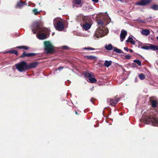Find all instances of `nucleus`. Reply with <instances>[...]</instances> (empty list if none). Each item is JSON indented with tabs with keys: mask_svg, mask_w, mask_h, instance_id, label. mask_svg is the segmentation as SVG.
Wrapping results in <instances>:
<instances>
[{
	"mask_svg": "<svg viewBox=\"0 0 158 158\" xmlns=\"http://www.w3.org/2000/svg\"><path fill=\"white\" fill-rule=\"evenodd\" d=\"M32 31L34 34L37 33V37L40 40H44L47 38V36L44 33H41L38 34L39 33L45 31V28L42 27L40 26L39 23L35 22L31 26Z\"/></svg>",
	"mask_w": 158,
	"mask_h": 158,
	"instance_id": "nucleus-1",
	"label": "nucleus"
},
{
	"mask_svg": "<svg viewBox=\"0 0 158 158\" xmlns=\"http://www.w3.org/2000/svg\"><path fill=\"white\" fill-rule=\"evenodd\" d=\"M98 25H101V26L98 27L95 32V36L98 38L102 37L106 35L108 33V30L107 28L102 26L104 23L101 20H99L97 22Z\"/></svg>",
	"mask_w": 158,
	"mask_h": 158,
	"instance_id": "nucleus-2",
	"label": "nucleus"
},
{
	"mask_svg": "<svg viewBox=\"0 0 158 158\" xmlns=\"http://www.w3.org/2000/svg\"><path fill=\"white\" fill-rule=\"evenodd\" d=\"M146 124H152V125L156 126L158 125V113L154 114L152 113L149 116L145 119Z\"/></svg>",
	"mask_w": 158,
	"mask_h": 158,
	"instance_id": "nucleus-3",
	"label": "nucleus"
},
{
	"mask_svg": "<svg viewBox=\"0 0 158 158\" xmlns=\"http://www.w3.org/2000/svg\"><path fill=\"white\" fill-rule=\"evenodd\" d=\"M15 66L16 69L20 72H22L28 69L27 64L23 60L16 64Z\"/></svg>",
	"mask_w": 158,
	"mask_h": 158,
	"instance_id": "nucleus-4",
	"label": "nucleus"
},
{
	"mask_svg": "<svg viewBox=\"0 0 158 158\" xmlns=\"http://www.w3.org/2000/svg\"><path fill=\"white\" fill-rule=\"evenodd\" d=\"M53 24L56 30L58 31H61L64 29L63 23L61 21H58V19L57 18H56L54 20Z\"/></svg>",
	"mask_w": 158,
	"mask_h": 158,
	"instance_id": "nucleus-5",
	"label": "nucleus"
},
{
	"mask_svg": "<svg viewBox=\"0 0 158 158\" xmlns=\"http://www.w3.org/2000/svg\"><path fill=\"white\" fill-rule=\"evenodd\" d=\"M45 50L47 53H51L54 51V47L51 43L48 41L44 42Z\"/></svg>",
	"mask_w": 158,
	"mask_h": 158,
	"instance_id": "nucleus-6",
	"label": "nucleus"
},
{
	"mask_svg": "<svg viewBox=\"0 0 158 158\" xmlns=\"http://www.w3.org/2000/svg\"><path fill=\"white\" fill-rule=\"evenodd\" d=\"M148 45H146L142 46L141 48L145 50H152L153 51H157L158 50V46L155 45L151 44H148Z\"/></svg>",
	"mask_w": 158,
	"mask_h": 158,
	"instance_id": "nucleus-7",
	"label": "nucleus"
},
{
	"mask_svg": "<svg viewBox=\"0 0 158 158\" xmlns=\"http://www.w3.org/2000/svg\"><path fill=\"white\" fill-rule=\"evenodd\" d=\"M152 0H140L139 2H136L135 5L144 6L150 3Z\"/></svg>",
	"mask_w": 158,
	"mask_h": 158,
	"instance_id": "nucleus-8",
	"label": "nucleus"
},
{
	"mask_svg": "<svg viewBox=\"0 0 158 158\" xmlns=\"http://www.w3.org/2000/svg\"><path fill=\"white\" fill-rule=\"evenodd\" d=\"M92 23V20L90 17L88 16H83L82 20L81 23Z\"/></svg>",
	"mask_w": 158,
	"mask_h": 158,
	"instance_id": "nucleus-9",
	"label": "nucleus"
},
{
	"mask_svg": "<svg viewBox=\"0 0 158 158\" xmlns=\"http://www.w3.org/2000/svg\"><path fill=\"white\" fill-rule=\"evenodd\" d=\"M119 101V98H117L114 99L109 98L107 100V102L110 103V105L112 106H115L117 104Z\"/></svg>",
	"mask_w": 158,
	"mask_h": 158,
	"instance_id": "nucleus-10",
	"label": "nucleus"
},
{
	"mask_svg": "<svg viewBox=\"0 0 158 158\" xmlns=\"http://www.w3.org/2000/svg\"><path fill=\"white\" fill-rule=\"evenodd\" d=\"M92 24V23H81V26L85 30L87 31L91 28Z\"/></svg>",
	"mask_w": 158,
	"mask_h": 158,
	"instance_id": "nucleus-11",
	"label": "nucleus"
},
{
	"mask_svg": "<svg viewBox=\"0 0 158 158\" xmlns=\"http://www.w3.org/2000/svg\"><path fill=\"white\" fill-rule=\"evenodd\" d=\"M39 64V63L37 62H31L27 65L28 69L34 68Z\"/></svg>",
	"mask_w": 158,
	"mask_h": 158,
	"instance_id": "nucleus-12",
	"label": "nucleus"
},
{
	"mask_svg": "<svg viewBox=\"0 0 158 158\" xmlns=\"http://www.w3.org/2000/svg\"><path fill=\"white\" fill-rule=\"evenodd\" d=\"M127 32L125 30H122L120 34V40L121 42L123 41L127 35Z\"/></svg>",
	"mask_w": 158,
	"mask_h": 158,
	"instance_id": "nucleus-13",
	"label": "nucleus"
},
{
	"mask_svg": "<svg viewBox=\"0 0 158 158\" xmlns=\"http://www.w3.org/2000/svg\"><path fill=\"white\" fill-rule=\"evenodd\" d=\"M84 74L89 78L94 76V74L92 73L89 72H84Z\"/></svg>",
	"mask_w": 158,
	"mask_h": 158,
	"instance_id": "nucleus-14",
	"label": "nucleus"
},
{
	"mask_svg": "<svg viewBox=\"0 0 158 158\" xmlns=\"http://www.w3.org/2000/svg\"><path fill=\"white\" fill-rule=\"evenodd\" d=\"M105 48L106 50L108 51H110L113 49L112 45L111 44H106L105 46Z\"/></svg>",
	"mask_w": 158,
	"mask_h": 158,
	"instance_id": "nucleus-15",
	"label": "nucleus"
},
{
	"mask_svg": "<svg viewBox=\"0 0 158 158\" xmlns=\"http://www.w3.org/2000/svg\"><path fill=\"white\" fill-rule=\"evenodd\" d=\"M150 31L148 29H143L142 30L141 34L142 35H145L146 36L150 34Z\"/></svg>",
	"mask_w": 158,
	"mask_h": 158,
	"instance_id": "nucleus-16",
	"label": "nucleus"
},
{
	"mask_svg": "<svg viewBox=\"0 0 158 158\" xmlns=\"http://www.w3.org/2000/svg\"><path fill=\"white\" fill-rule=\"evenodd\" d=\"M84 58L88 60H94L97 58L95 56L92 55L85 56Z\"/></svg>",
	"mask_w": 158,
	"mask_h": 158,
	"instance_id": "nucleus-17",
	"label": "nucleus"
},
{
	"mask_svg": "<svg viewBox=\"0 0 158 158\" xmlns=\"http://www.w3.org/2000/svg\"><path fill=\"white\" fill-rule=\"evenodd\" d=\"M126 42L130 43L133 45L135 44V42L133 41V39L131 37H129L128 38L127 40L126 41Z\"/></svg>",
	"mask_w": 158,
	"mask_h": 158,
	"instance_id": "nucleus-18",
	"label": "nucleus"
},
{
	"mask_svg": "<svg viewBox=\"0 0 158 158\" xmlns=\"http://www.w3.org/2000/svg\"><path fill=\"white\" fill-rule=\"evenodd\" d=\"M112 61L111 60H110L108 61V60H106L104 63V65L106 67H109L110 66L112 63Z\"/></svg>",
	"mask_w": 158,
	"mask_h": 158,
	"instance_id": "nucleus-19",
	"label": "nucleus"
},
{
	"mask_svg": "<svg viewBox=\"0 0 158 158\" xmlns=\"http://www.w3.org/2000/svg\"><path fill=\"white\" fill-rule=\"evenodd\" d=\"M24 5V3L20 1L17 2L16 6L19 7L20 8H21Z\"/></svg>",
	"mask_w": 158,
	"mask_h": 158,
	"instance_id": "nucleus-20",
	"label": "nucleus"
},
{
	"mask_svg": "<svg viewBox=\"0 0 158 158\" xmlns=\"http://www.w3.org/2000/svg\"><path fill=\"white\" fill-rule=\"evenodd\" d=\"M16 48L18 49H24L26 50H27L29 49V47L25 46H17L16 47Z\"/></svg>",
	"mask_w": 158,
	"mask_h": 158,
	"instance_id": "nucleus-21",
	"label": "nucleus"
},
{
	"mask_svg": "<svg viewBox=\"0 0 158 158\" xmlns=\"http://www.w3.org/2000/svg\"><path fill=\"white\" fill-rule=\"evenodd\" d=\"M114 51V52L118 53H123V51L120 49L116 47H114L113 48Z\"/></svg>",
	"mask_w": 158,
	"mask_h": 158,
	"instance_id": "nucleus-22",
	"label": "nucleus"
},
{
	"mask_svg": "<svg viewBox=\"0 0 158 158\" xmlns=\"http://www.w3.org/2000/svg\"><path fill=\"white\" fill-rule=\"evenodd\" d=\"M81 3V0H75L74 3L73 5V7H74L75 6V4L79 5Z\"/></svg>",
	"mask_w": 158,
	"mask_h": 158,
	"instance_id": "nucleus-23",
	"label": "nucleus"
},
{
	"mask_svg": "<svg viewBox=\"0 0 158 158\" xmlns=\"http://www.w3.org/2000/svg\"><path fill=\"white\" fill-rule=\"evenodd\" d=\"M89 82L91 83H94L96 82L97 81L96 79L95 78L93 77H91L90 78H89Z\"/></svg>",
	"mask_w": 158,
	"mask_h": 158,
	"instance_id": "nucleus-24",
	"label": "nucleus"
},
{
	"mask_svg": "<svg viewBox=\"0 0 158 158\" xmlns=\"http://www.w3.org/2000/svg\"><path fill=\"white\" fill-rule=\"evenodd\" d=\"M151 104L152 107L155 108L157 107V102L155 100H153L151 102Z\"/></svg>",
	"mask_w": 158,
	"mask_h": 158,
	"instance_id": "nucleus-25",
	"label": "nucleus"
},
{
	"mask_svg": "<svg viewBox=\"0 0 158 158\" xmlns=\"http://www.w3.org/2000/svg\"><path fill=\"white\" fill-rule=\"evenodd\" d=\"M138 77L141 80H143L145 79V77L143 73H141L138 75Z\"/></svg>",
	"mask_w": 158,
	"mask_h": 158,
	"instance_id": "nucleus-26",
	"label": "nucleus"
},
{
	"mask_svg": "<svg viewBox=\"0 0 158 158\" xmlns=\"http://www.w3.org/2000/svg\"><path fill=\"white\" fill-rule=\"evenodd\" d=\"M134 62L137 64L138 65L141 66V62L138 60H133Z\"/></svg>",
	"mask_w": 158,
	"mask_h": 158,
	"instance_id": "nucleus-27",
	"label": "nucleus"
},
{
	"mask_svg": "<svg viewBox=\"0 0 158 158\" xmlns=\"http://www.w3.org/2000/svg\"><path fill=\"white\" fill-rule=\"evenodd\" d=\"M28 57V53L26 52H24L23 54L20 56V57Z\"/></svg>",
	"mask_w": 158,
	"mask_h": 158,
	"instance_id": "nucleus-28",
	"label": "nucleus"
},
{
	"mask_svg": "<svg viewBox=\"0 0 158 158\" xmlns=\"http://www.w3.org/2000/svg\"><path fill=\"white\" fill-rule=\"evenodd\" d=\"M151 8L154 10H158V6L155 4L153 5Z\"/></svg>",
	"mask_w": 158,
	"mask_h": 158,
	"instance_id": "nucleus-29",
	"label": "nucleus"
},
{
	"mask_svg": "<svg viewBox=\"0 0 158 158\" xmlns=\"http://www.w3.org/2000/svg\"><path fill=\"white\" fill-rule=\"evenodd\" d=\"M134 21H138L139 22L141 23H145V22L142 19H141L140 18H139L137 19H136L135 20H134Z\"/></svg>",
	"mask_w": 158,
	"mask_h": 158,
	"instance_id": "nucleus-30",
	"label": "nucleus"
},
{
	"mask_svg": "<svg viewBox=\"0 0 158 158\" xmlns=\"http://www.w3.org/2000/svg\"><path fill=\"white\" fill-rule=\"evenodd\" d=\"M36 55V54L35 53H28V57H31L33 56Z\"/></svg>",
	"mask_w": 158,
	"mask_h": 158,
	"instance_id": "nucleus-31",
	"label": "nucleus"
},
{
	"mask_svg": "<svg viewBox=\"0 0 158 158\" xmlns=\"http://www.w3.org/2000/svg\"><path fill=\"white\" fill-rule=\"evenodd\" d=\"M33 11L35 15H37L39 13V12L36 9H34L33 10Z\"/></svg>",
	"mask_w": 158,
	"mask_h": 158,
	"instance_id": "nucleus-32",
	"label": "nucleus"
},
{
	"mask_svg": "<svg viewBox=\"0 0 158 158\" xmlns=\"http://www.w3.org/2000/svg\"><path fill=\"white\" fill-rule=\"evenodd\" d=\"M14 50H10L8 51H6L5 52V53H10L11 54H13L14 52Z\"/></svg>",
	"mask_w": 158,
	"mask_h": 158,
	"instance_id": "nucleus-33",
	"label": "nucleus"
},
{
	"mask_svg": "<svg viewBox=\"0 0 158 158\" xmlns=\"http://www.w3.org/2000/svg\"><path fill=\"white\" fill-rule=\"evenodd\" d=\"M84 49H86V50H95V48H93L91 47H87V48L85 47Z\"/></svg>",
	"mask_w": 158,
	"mask_h": 158,
	"instance_id": "nucleus-34",
	"label": "nucleus"
},
{
	"mask_svg": "<svg viewBox=\"0 0 158 158\" xmlns=\"http://www.w3.org/2000/svg\"><path fill=\"white\" fill-rule=\"evenodd\" d=\"M62 48L64 49H68L69 48V47L66 46H62Z\"/></svg>",
	"mask_w": 158,
	"mask_h": 158,
	"instance_id": "nucleus-35",
	"label": "nucleus"
},
{
	"mask_svg": "<svg viewBox=\"0 0 158 158\" xmlns=\"http://www.w3.org/2000/svg\"><path fill=\"white\" fill-rule=\"evenodd\" d=\"M131 56L130 55H126L125 56V58L127 59H129L131 57Z\"/></svg>",
	"mask_w": 158,
	"mask_h": 158,
	"instance_id": "nucleus-36",
	"label": "nucleus"
},
{
	"mask_svg": "<svg viewBox=\"0 0 158 158\" xmlns=\"http://www.w3.org/2000/svg\"><path fill=\"white\" fill-rule=\"evenodd\" d=\"M13 54L16 55H18V52L17 51L14 50Z\"/></svg>",
	"mask_w": 158,
	"mask_h": 158,
	"instance_id": "nucleus-37",
	"label": "nucleus"
},
{
	"mask_svg": "<svg viewBox=\"0 0 158 158\" xmlns=\"http://www.w3.org/2000/svg\"><path fill=\"white\" fill-rule=\"evenodd\" d=\"M63 67H59L57 68V69L59 71H61L63 69Z\"/></svg>",
	"mask_w": 158,
	"mask_h": 158,
	"instance_id": "nucleus-38",
	"label": "nucleus"
},
{
	"mask_svg": "<svg viewBox=\"0 0 158 158\" xmlns=\"http://www.w3.org/2000/svg\"><path fill=\"white\" fill-rule=\"evenodd\" d=\"M124 49L127 52H128L129 51V49L127 47H125L124 48Z\"/></svg>",
	"mask_w": 158,
	"mask_h": 158,
	"instance_id": "nucleus-39",
	"label": "nucleus"
},
{
	"mask_svg": "<svg viewBox=\"0 0 158 158\" xmlns=\"http://www.w3.org/2000/svg\"><path fill=\"white\" fill-rule=\"evenodd\" d=\"M94 2L97 3L98 2V0H92Z\"/></svg>",
	"mask_w": 158,
	"mask_h": 158,
	"instance_id": "nucleus-40",
	"label": "nucleus"
},
{
	"mask_svg": "<svg viewBox=\"0 0 158 158\" xmlns=\"http://www.w3.org/2000/svg\"><path fill=\"white\" fill-rule=\"evenodd\" d=\"M129 50L130 51V52H133V51L132 49H129Z\"/></svg>",
	"mask_w": 158,
	"mask_h": 158,
	"instance_id": "nucleus-41",
	"label": "nucleus"
},
{
	"mask_svg": "<svg viewBox=\"0 0 158 158\" xmlns=\"http://www.w3.org/2000/svg\"><path fill=\"white\" fill-rule=\"evenodd\" d=\"M156 64L158 66V60L156 61Z\"/></svg>",
	"mask_w": 158,
	"mask_h": 158,
	"instance_id": "nucleus-42",
	"label": "nucleus"
},
{
	"mask_svg": "<svg viewBox=\"0 0 158 158\" xmlns=\"http://www.w3.org/2000/svg\"><path fill=\"white\" fill-rule=\"evenodd\" d=\"M137 78H135V82H137Z\"/></svg>",
	"mask_w": 158,
	"mask_h": 158,
	"instance_id": "nucleus-43",
	"label": "nucleus"
},
{
	"mask_svg": "<svg viewBox=\"0 0 158 158\" xmlns=\"http://www.w3.org/2000/svg\"><path fill=\"white\" fill-rule=\"evenodd\" d=\"M75 113L76 114H77V111H75Z\"/></svg>",
	"mask_w": 158,
	"mask_h": 158,
	"instance_id": "nucleus-44",
	"label": "nucleus"
},
{
	"mask_svg": "<svg viewBox=\"0 0 158 158\" xmlns=\"http://www.w3.org/2000/svg\"><path fill=\"white\" fill-rule=\"evenodd\" d=\"M156 39L157 40H158V36H157V37H156Z\"/></svg>",
	"mask_w": 158,
	"mask_h": 158,
	"instance_id": "nucleus-45",
	"label": "nucleus"
},
{
	"mask_svg": "<svg viewBox=\"0 0 158 158\" xmlns=\"http://www.w3.org/2000/svg\"><path fill=\"white\" fill-rule=\"evenodd\" d=\"M118 1H120L121 2H122V0H117Z\"/></svg>",
	"mask_w": 158,
	"mask_h": 158,
	"instance_id": "nucleus-46",
	"label": "nucleus"
},
{
	"mask_svg": "<svg viewBox=\"0 0 158 158\" xmlns=\"http://www.w3.org/2000/svg\"><path fill=\"white\" fill-rule=\"evenodd\" d=\"M141 124H139V126L140 127H141Z\"/></svg>",
	"mask_w": 158,
	"mask_h": 158,
	"instance_id": "nucleus-47",
	"label": "nucleus"
},
{
	"mask_svg": "<svg viewBox=\"0 0 158 158\" xmlns=\"http://www.w3.org/2000/svg\"><path fill=\"white\" fill-rule=\"evenodd\" d=\"M54 34V33H53L52 35Z\"/></svg>",
	"mask_w": 158,
	"mask_h": 158,
	"instance_id": "nucleus-48",
	"label": "nucleus"
}]
</instances>
